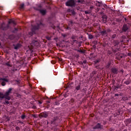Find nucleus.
<instances>
[{
  "instance_id": "nucleus-27",
  "label": "nucleus",
  "mask_w": 131,
  "mask_h": 131,
  "mask_svg": "<svg viewBox=\"0 0 131 131\" xmlns=\"http://www.w3.org/2000/svg\"><path fill=\"white\" fill-rule=\"evenodd\" d=\"M124 83H125V84H126L127 85H128V84H130V80H126V81L124 82Z\"/></svg>"
},
{
  "instance_id": "nucleus-4",
  "label": "nucleus",
  "mask_w": 131,
  "mask_h": 131,
  "mask_svg": "<svg viewBox=\"0 0 131 131\" xmlns=\"http://www.w3.org/2000/svg\"><path fill=\"white\" fill-rule=\"evenodd\" d=\"M0 99H5L4 104H7V105H11V102L6 99V95L3 93L0 92Z\"/></svg>"
},
{
  "instance_id": "nucleus-26",
  "label": "nucleus",
  "mask_w": 131,
  "mask_h": 131,
  "mask_svg": "<svg viewBox=\"0 0 131 131\" xmlns=\"http://www.w3.org/2000/svg\"><path fill=\"white\" fill-rule=\"evenodd\" d=\"M122 86V85L120 84V85H115L114 86V88H115V90H117V89H121Z\"/></svg>"
},
{
  "instance_id": "nucleus-14",
  "label": "nucleus",
  "mask_w": 131,
  "mask_h": 131,
  "mask_svg": "<svg viewBox=\"0 0 131 131\" xmlns=\"http://www.w3.org/2000/svg\"><path fill=\"white\" fill-rule=\"evenodd\" d=\"M13 46L14 47V50H18V49H20V48H21V47H22V45H21V43H18L16 45L13 44Z\"/></svg>"
},
{
  "instance_id": "nucleus-33",
  "label": "nucleus",
  "mask_w": 131,
  "mask_h": 131,
  "mask_svg": "<svg viewBox=\"0 0 131 131\" xmlns=\"http://www.w3.org/2000/svg\"><path fill=\"white\" fill-rule=\"evenodd\" d=\"M105 8L101 9V12H100V15H103V14L105 11Z\"/></svg>"
},
{
  "instance_id": "nucleus-39",
  "label": "nucleus",
  "mask_w": 131,
  "mask_h": 131,
  "mask_svg": "<svg viewBox=\"0 0 131 131\" xmlns=\"http://www.w3.org/2000/svg\"><path fill=\"white\" fill-rule=\"evenodd\" d=\"M70 24H71L72 25V24H74V23H75V22H73V20H70L69 21Z\"/></svg>"
},
{
  "instance_id": "nucleus-20",
  "label": "nucleus",
  "mask_w": 131,
  "mask_h": 131,
  "mask_svg": "<svg viewBox=\"0 0 131 131\" xmlns=\"http://www.w3.org/2000/svg\"><path fill=\"white\" fill-rule=\"evenodd\" d=\"M76 36L73 35L71 37L72 39H73V42H76V43H77L78 41L77 40H75L76 39Z\"/></svg>"
},
{
  "instance_id": "nucleus-55",
  "label": "nucleus",
  "mask_w": 131,
  "mask_h": 131,
  "mask_svg": "<svg viewBox=\"0 0 131 131\" xmlns=\"http://www.w3.org/2000/svg\"><path fill=\"white\" fill-rule=\"evenodd\" d=\"M124 20H125V21H126L127 19H126V18H124Z\"/></svg>"
},
{
  "instance_id": "nucleus-53",
  "label": "nucleus",
  "mask_w": 131,
  "mask_h": 131,
  "mask_svg": "<svg viewBox=\"0 0 131 131\" xmlns=\"http://www.w3.org/2000/svg\"><path fill=\"white\" fill-rule=\"evenodd\" d=\"M16 129L18 130V129H20V128L18 126L16 127Z\"/></svg>"
},
{
  "instance_id": "nucleus-44",
  "label": "nucleus",
  "mask_w": 131,
  "mask_h": 131,
  "mask_svg": "<svg viewBox=\"0 0 131 131\" xmlns=\"http://www.w3.org/2000/svg\"><path fill=\"white\" fill-rule=\"evenodd\" d=\"M38 103H39V104H42V101L38 100Z\"/></svg>"
},
{
  "instance_id": "nucleus-32",
  "label": "nucleus",
  "mask_w": 131,
  "mask_h": 131,
  "mask_svg": "<svg viewBox=\"0 0 131 131\" xmlns=\"http://www.w3.org/2000/svg\"><path fill=\"white\" fill-rule=\"evenodd\" d=\"M126 122L127 123V124H129V123H131V119H128L126 120Z\"/></svg>"
},
{
  "instance_id": "nucleus-2",
  "label": "nucleus",
  "mask_w": 131,
  "mask_h": 131,
  "mask_svg": "<svg viewBox=\"0 0 131 131\" xmlns=\"http://www.w3.org/2000/svg\"><path fill=\"white\" fill-rule=\"evenodd\" d=\"M12 91H13V89L9 88L5 93L6 100L7 101H10L11 100L10 95L12 94Z\"/></svg>"
},
{
  "instance_id": "nucleus-31",
  "label": "nucleus",
  "mask_w": 131,
  "mask_h": 131,
  "mask_svg": "<svg viewBox=\"0 0 131 131\" xmlns=\"http://www.w3.org/2000/svg\"><path fill=\"white\" fill-rule=\"evenodd\" d=\"M112 39H114L116 37V34H114L111 36Z\"/></svg>"
},
{
  "instance_id": "nucleus-21",
  "label": "nucleus",
  "mask_w": 131,
  "mask_h": 131,
  "mask_svg": "<svg viewBox=\"0 0 131 131\" xmlns=\"http://www.w3.org/2000/svg\"><path fill=\"white\" fill-rule=\"evenodd\" d=\"M100 34L101 35H102V36L106 35V34H107V31H106V30H103V31L100 32Z\"/></svg>"
},
{
  "instance_id": "nucleus-52",
  "label": "nucleus",
  "mask_w": 131,
  "mask_h": 131,
  "mask_svg": "<svg viewBox=\"0 0 131 131\" xmlns=\"http://www.w3.org/2000/svg\"><path fill=\"white\" fill-rule=\"evenodd\" d=\"M115 96L116 97H118V96H119V95H118V94H115Z\"/></svg>"
},
{
  "instance_id": "nucleus-45",
  "label": "nucleus",
  "mask_w": 131,
  "mask_h": 131,
  "mask_svg": "<svg viewBox=\"0 0 131 131\" xmlns=\"http://www.w3.org/2000/svg\"><path fill=\"white\" fill-rule=\"evenodd\" d=\"M127 56H128L129 57H130V58H131V53H128Z\"/></svg>"
},
{
  "instance_id": "nucleus-18",
  "label": "nucleus",
  "mask_w": 131,
  "mask_h": 131,
  "mask_svg": "<svg viewBox=\"0 0 131 131\" xmlns=\"http://www.w3.org/2000/svg\"><path fill=\"white\" fill-rule=\"evenodd\" d=\"M39 42L37 41V40H33L31 43V45H34V46H36L37 47L39 46Z\"/></svg>"
},
{
  "instance_id": "nucleus-51",
  "label": "nucleus",
  "mask_w": 131,
  "mask_h": 131,
  "mask_svg": "<svg viewBox=\"0 0 131 131\" xmlns=\"http://www.w3.org/2000/svg\"><path fill=\"white\" fill-rule=\"evenodd\" d=\"M47 103L48 105H49V104H50V103H51V102L49 100H48V101H47Z\"/></svg>"
},
{
  "instance_id": "nucleus-43",
  "label": "nucleus",
  "mask_w": 131,
  "mask_h": 131,
  "mask_svg": "<svg viewBox=\"0 0 131 131\" xmlns=\"http://www.w3.org/2000/svg\"><path fill=\"white\" fill-rule=\"evenodd\" d=\"M17 31H18V29L15 28H14V31H13V32H17Z\"/></svg>"
},
{
  "instance_id": "nucleus-56",
  "label": "nucleus",
  "mask_w": 131,
  "mask_h": 131,
  "mask_svg": "<svg viewBox=\"0 0 131 131\" xmlns=\"http://www.w3.org/2000/svg\"><path fill=\"white\" fill-rule=\"evenodd\" d=\"M123 131H127V129H124V130H123Z\"/></svg>"
},
{
  "instance_id": "nucleus-35",
  "label": "nucleus",
  "mask_w": 131,
  "mask_h": 131,
  "mask_svg": "<svg viewBox=\"0 0 131 131\" xmlns=\"http://www.w3.org/2000/svg\"><path fill=\"white\" fill-rule=\"evenodd\" d=\"M26 118V115H25V114H24L22 115L21 116V119H25Z\"/></svg>"
},
{
  "instance_id": "nucleus-50",
  "label": "nucleus",
  "mask_w": 131,
  "mask_h": 131,
  "mask_svg": "<svg viewBox=\"0 0 131 131\" xmlns=\"http://www.w3.org/2000/svg\"><path fill=\"white\" fill-rule=\"evenodd\" d=\"M78 52H79V53H83V51H82L81 50H78Z\"/></svg>"
},
{
  "instance_id": "nucleus-46",
  "label": "nucleus",
  "mask_w": 131,
  "mask_h": 131,
  "mask_svg": "<svg viewBox=\"0 0 131 131\" xmlns=\"http://www.w3.org/2000/svg\"><path fill=\"white\" fill-rule=\"evenodd\" d=\"M58 60L59 61H60V62H62L63 61V59H62V58H58Z\"/></svg>"
},
{
  "instance_id": "nucleus-61",
  "label": "nucleus",
  "mask_w": 131,
  "mask_h": 131,
  "mask_svg": "<svg viewBox=\"0 0 131 131\" xmlns=\"http://www.w3.org/2000/svg\"><path fill=\"white\" fill-rule=\"evenodd\" d=\"M49 9H51V8H50V7H49Z\"/></svg>"
},
{
  "instance_id": "nucleus-13",
  "label": "nucleus",
  "mask_w": 131,
  "mask_h": 131,
  "mask_svg": "<svg viewBox=\"0 0 131 131\" xmlns=\"http://www.w3.org/2000/svg\"><path fill=\"white\" fill-rule=\"evenodd\" d=\"M37 11H39L41 14V15H45L46 14H47V10H43V9H39L38 8L36 9Z\"/></svg>"
},
{
  "instance_id": "nucleus-3",
  "label": "nucleus",
  "mask_w": 131,
  "mask_h": 131,
  "mask_svg": "<svg viewBox=\"0 0 131 131\" xmlns=\"http://www.w3.org/2000/svg\"><path fill=\"white\" fill-rule=\"evenodd\" d=\"M67 7H74L75 6V1L74 0H69L66 3Z\"/></svg>"
},
{
  "instance_id": "nucleus-54",
  "label": "nucleus",
  "mask_w": 131,
  "mask_h": 131,
  "mask_svg": "<svg viewBox=\"0 0 131 131\" xmlns=\"http://www.w3.org/2000/svg\"><path fill=\"white\" fill-rule=\"evenodd\" d=\"M93 8H94V7H93V6L90 7L91 10H92V9H93Z\"/></svg>"
},
{
  "instance_id": "nucleus-58",
  "label": "nucleus",
  "mask_w": 131,
  "mask_h": 131,
  "mask_svg": "<svg viewBox=\"0 0 131 131\" xmlns=\"http://www.w3.org/2000/svg\"><path fill=\"white\" fill-rule=\"evenodd\" d=\"M62 36H63V37H65L66 36V35H62Z\"/></svg>"
},
{
  "instance_id": "nucleus-30",
  "label": "nucleus",
  "mask_w": 131,
  "mask_h": 131,
  "mask_svg": "<svg viewBox=\"0 0 131 131\" xmlns=\"http://www.w3.org/2000/svg\"><path fill=\"white\" fill-rule=\"evenodd\" d=\"M100 62H101V60L99 59L94 61V64H97V63H100Z\"/></svg>"
},
{
  "instance_id": "nucleus-5",
  "label": "nucleus",
  "mask_w": 131,
  "mask_h": 131,
  "mask_svg": "<svg viewBox=\"0 0 131 131\" xmlns=\"http://www.w3.org/2000/svg\"><path fill=\"white\" fill-rule=\"evenodd\" d=\"M6 82H9V79L6 78H0V83H1V85H2V86H5V85L7 84Z\"/></svg>"
},
{
  "instance_id": "nucleus-36",
  "label": "nucleus",
  "mask_w": 131,
  "mask_h": 131,
  "mask_svg": "<svg viewBox=\"0 0 131 131\" xmlns=\"http://www.w3.org/2000/svg\"><path fill=\"white\" fill-rule=\"evenodd\" d=\"M80 64L81 65H83V64H86V60H83V62H81Z\"/></svg>"
},
{
  "instance_id": "nucleus-41",
  "label": "nucleus",
  "mask_w": 131,
  "mask_h": 131,
  "mask_svg": "<svg viewBox=\"0 0 131 131\" xmlns=\"http://www.w3.org/2000/svg\"><path fill=\"white\" fill-rule=\"evenodd\" d=\"M118 51H119V49H116V50H113V52H114V53H116V52H118Z\"/></svg>"
},
{
  "instance_id": "nucleus-42",
  "label": "nucleus",
  "mask_w": 131,
  "mask_h": 131,
  "mask_svg": "<svg viewBox=\"0 0 131 131\" xmlns=\"http://www.w3.org/2000/svg\"><path fill=\"white\" fill-rule=\"evenodd\" d=\"M112 30L111 29L108 28L106 30V32H111Z\"/></svg>"
},
{
  "instance_id": "nucleus-17",
  "label": "nucleus",
  "mask_w": 131,
  "mask_h": 131,
  "mask_svg": "<svg viewBox=\"0 0 131 131\" xmlns=\"http://www.w3.org/2000/svg\"><path fill=\"white\" fill-rule=\"evenodd\" d=\"M0 28L2 30H7L9 28V25L4 26V24H2L0 26Z\"/></svg>"
},
{
  "instance_id": "nucleus-34",
  "label": "nucleus",
  "mask_w": 131,
  "mask_h": 131,
  "mask_svg": "<svg viewBox=\"0 0 131 131\" xmlns=\"http://www.w3.org/2000/svg\"><path fill=\"white\" fill-rule=\"evenodd\" d=\"M89 39H93V38H94V36L92 34H90L89 35Z\"/></svg>"
},
{
  "instance_id": "nucleus-16",
  "label": "nucleus",
  "mask_w": 131,
  "mask_h": 131,
  "mask_svg": "<svg viewBox=\"0 0 131 131\" xmlns=\"http://www.w3.org/2000/svg\"><path fill=\"white\" fill-rule=\"evenodd\" d=\"M128 30V27H127V25H124L122 27V32H126Z\"/></svg>"
},
{
  "instance_id": "nucleus-22",
  "label": "nucleus",
  "mask_w": 131,
  "mask_h": 131,
  "mask_svg": "<svg viewBox=\"0 0 131 131\" xmlns=\"http://www.w3.org/2000/svg\"><path fill=\"white\" fill-rule=\"evenodd\" d=\"M102 18L103 23H106V22H107V16L106 15H103Z\"/></svg>"
},
{
  "instance_id": "nucleus-29",
  "label": "nucleus",
  "mask_w": 131,
  "mask_h": 131,
  "mask_svg": "<svg viewBox=\"0 0 131 131\" xmlns=\"http://www.w3.org/2000/svg\"><path fill=\"white\" fill-rule=\"evenodd\" d=\"M84 13L86 14H89V15H91V14H92V10L85 11Z\"/></svg>"
},
{
  "instance_id": "nucleus-37",
  "label": "nucleus",
  "mask_w": 131,
  "mask_h": 131,
  "mask_svg": "<svg viewBox=\"0 0 131 131\" xmlns=\"http://www.w3.org/2000/svg\"><path fill=\"white\" fill-rule=\"evenodd\" d=\"M71 12L72 13V15H75L76 13H75V11H74V10H71Z\"/></svg>"
},
{
  "instance_id": "nucleus-59",
  "label": "nucleus",
  "mask_w": 131,
  "mask_h": 131,
  "mask_svg": "<svg viewBox=\"0 0 131 131\" xmlns=\"http://www.w3.org/2000/svg\"><path fill=\"white\" fill-rule=\"evenodd\" d=\"M114 82H115V80H114V82H113V83H114Z\"/></svg>"
},
{
  "instance_id": "nucleus-6",
  "label": "nucleus",
  "mask_w": 131,
  "mask_h": 131,
  "mask_svg": "<svg viewBox=\"0 0 131 131\" xmlns=\"http://www.w3.org/2000/svg\"><path fill=\"white\" fill-rule=\"evenodd\" d=\"M81 89H82V85L81 83L76 84L75 85L74 92H78V91H80V90H81Z\"/></svg>"
},
{
  "instance_id": "nucleus-1",
  "label": "nucleus",
  "mask_w": 131,
  "mask_h": 131,
  "mask_svg": "<svg viewBox=\"0 0 131 131\" xmlns=\"http://www.w3.org/2000/svg\"><path fill=\"white\" fill-rule=\"evenodd\" d=\"M43 26H45V25L40 21H39L34 26L32 25V32L29 33V35H33V33H35V30H38L39 28H41V27H43Z\"/></svg>"
},
{
  "instance_id": "nucleus-9",
  "label": "nucleus",
  "mask_w": 131,
  "mask_h": 131,
  "mask_svg": "<svg viewBox=\"0 0 131 131\" xmlns=\"http://www.w3.org/2000/svg\"><path fill=\"white\" fill-rule=\"evenodd\" d=\"M111 71L113 74H118V69L116 68H112L111 69Z\"/></svg>"
},
{
  "instance_id": "nucleus-19",
  "label": "nucleus",
  "mask_w": 131,
  "mask_h": 131,
  "mask_svg": "<svg viewBox=\"0 0 131 131\" xmlns=\"http://www.w3.org/2000/svg\"><path fill=\"white\" fill-rule=\"evenodd\" d=\"M119 43H120V42H119V40H114L113 41L114 47H118Z\"/></svg>"
},
{
  "instance_id": "nucleus-15",
  "label": "nucleus",
  "mask_w": 131,
  "mask_h": 131,
  "mask_svg": "<svg viewBox=\"0 0 131 131\" xmlns=\"http://www.w3.org/2000/svg\"><path fill=\"white\" fill-rule=\"evenodd\" d=\"M73 82L68 83L66 86V89H69V90H71V89L73 88Z\"/></svg>"
},
{
  "instance_id": "nucleus-7",
  "label": "nucleus",
  "mask_w": 131,
  "mask_h": 131,
  "mask_svg": "<svg viewBox=\"0 0 131 131\" xmlns=\"http://www.w3.org/2000/svg\"><path fill=\"white\" fill-rule=\"evenodd\" d=\"M59 123L60 120H59V117L58 116L54 117L53 120L51 121V123H52V124Z\"/></svg>"
},
{
  "instance_id": "nucleus-28",
  "label": "nucleus",
  "mask_w": 131,
  "mask_h": 131,
  "mask_svg": "<svg viewBox=\"0 0 131 131\" xmlns=\"http://www.w3.org/2000/svg\"><path fill=\"white\" fill-rule=\"evenodd\" d=\"M20 10H24V4H21L19 5Z\"/></svg>"
},
{
  "instance_id": "nucleus-47",
  "label": "nucleus",
  "mask_w": 131,
  "mask_h": 131,
  "mask_svg": "<svg viewBox=\"0 0 131 131\" xmlns=\"http://www.w3.org/2000/svg\"><path fill=\"white\" fill-rule=\"evenodd\" d=\"M32 108H33V109H36V106L33 105Z\"/></svg>"
},
{
  "instance_id": "nucleus-48",
  "label": "nucleus",
  "mask_w": 131,
  "mask_h": 131,
  "mask_svg": "<svg viewBox=\"0 0 131 131\" xmlns=\"http://www.w3.org/2000/svg\"><path fill=\"white\" fill-rule=\"evenodd\" d=\"M55 105H60V103H58V102H55Z\"/></svg>"
},
{
  "instance_id": "nucleus-49",
  "label": "nucleus",
  "mask_w": 131,
  "mask_h": 131,
  "mask_svg": "<svg viewBox=\"0 0 131 131\" xmlns=\"http://www.w3.org/2000/svg\"><path fill=\"white\" fill-rule=\"evenodd\" d=\"M92 73H93V74H97V72L93 71Z\"/></svg>"
},
{
  "instance_id": "nucleus-8",
  "label": "nucleus",
  "mask_w": 131,
  "mask_h": 131,
  "mask_svg": "<svg viewBox=\"0 0 131 131\" xmlns=\"http://www.w3.org/2000/svg\"><path fill=\"white\" fill-rule=\"evenodd\" d=\"M102 129L103 128V125H101L100 123H98L95 126L93 127V129Z\"/></svg>"
},
{
  "instance_id": "nucleus-38",
  "label": "nucleus",
  "mask_w": 131,
  "mask_h": 131,
  "mask_svg": "<svg viewBox=\"0 0 131 131\" xmlns=\"http://www.w3.org/2000/svg\"><path fill=\"white\" fill-rule=\"evenodd\" d=\"M121 111H118V112H117V113H116V116H118V115H120V113H121Z\"/></svg>"
},
{
  "instance_id": "nucleus-40",
  "label": "nucleus",
  "mask_w": 131,
  "mask_h": 131,
  "mask_svg": "<svg viewBox=\"0 0 131 131\" xmlns=\"http://www.w3.org/2000/svg\"><path fill=\"white\" fill-rule=\"evenodd\" d=\"M6 65L7 66H8V67H11V64H10L9 62L6 63Z\"/></svg>"
},
{
  "instance_id": "nucleus-62",
  "label": "nucleus",
  "mask_w": 131,
  "mask_h": 131,
  "mask_svg": "<svg viewBox=\"0 0 131 131\" xmlns=\"http://www.w3.org/2000/svg\"><path fill=\"white\" fill-rule=\"evenodd\" d=\"M130 76H131V75H130Z\"/></svg>"
},
{
  "instance_id": "nucleus-10",
  "label": "nucleus",
  "mask_w": 131,
  "mask_h": 131,
  "mask_svg": "<svg viewBox=\"0 0 131 131\" xmlns=\"http://www.w3.org/2000/svg\"><path fill=\"white\" fill-rule=\"evenodd\" d=\"M40 117H43L44 118H47V117H48L49 116V114L48 113V112H42L41 113L39 114V116Z\"/></svg>"
},
{
  "instance_id": "nucleus-12",
  "label": "nucleus",
  "mask_w": 131,
  "mask_h": 131,
  "mask_svg": "<svg viewBox=\"0 0 131 131\" xmlns=\"http://www.w3.org/2000/svg\"><path fill=\"white\" fill-rule=\"evenodd\" d=\"M96 7H104V8H107V5L104 4L103 5V4L102 3V2H97V3H96Z\"/></svg>"
},
{
  "instance_id": "nucleus-25",
  "label": "nucleus",
  "mask_w": 131,
  "mask_h": 131,
  "mask_svg": "<svg viewBox=\"0 0 131 131\" xmlns=\"http://www.w3.org/2000/svg\"><path fill=\"white\" fill-rule=\"evenodd\" d=\"M80 92H81V93H86V88H82L81 89V90H80Z\"/></svg>"
},
{
  "instance_id": "nucleus-60",
  "label": "nucleus",
  "mask_w": 131,
  "mask_h": 131,
  "mask_svg": "<svg viewBox=\"0 0 131 131\" xmlns=\"http://www.w3.org/2000/svg\"><path fill=\"white\" fill-rule=\"evenodd\" d=\"M2 45V43L0 42V46H1Z\"/></svg>"
},
{
  "instance_id": "nucleus-24",
  "label": "nucleus",
  "mask_w": 131,
  "mask_h": 131,
  "mask_svg": "<svg viewBox=\"0 0 131 131\" xmlns=\"http://www.w3.org/2000/svg\"><path fill=\"white\" fill-rule=\"evenodd\" d=\"M11 23H12V24H13L14 25H16V23L15 22V21L12 19H10V20L8 21V24H11Z\"/></svg>"
},
{
  "instance_id": "nucleus-11",
  "label": "nucleus",
  "mask_w": 131,
  "mask_h": 131,
  "mask_svg": "<svg viewBox=\"0 0 131 131\" xmlns=\"http://www.w3.org/2000/svg\"><path fill=\"white\" fill-rule=\"evenodd\" d=\"M124 55V54L118 52V53H117V56H118L116 57V59H117V60H121V59H122V58H123Z\"/></svg>"
},
{
  "instance_id": "nucleus-57",
  "label": "nucleus",
  "mask_w": 131,
  "mask_h": 131,
  "mask_svg": "<svg viewBox=\"0 0 131 131\" xmlns=\"http://www.w3.org/2000/svg\"><path fill=\"white\" fill-rule=\"evenodd\" d=\"M78 3H80V0H78Z\"/></svg>"
},
{
  "instance_id": "nucleus-23",
  "label": "nucleus",
  "mask_w": 131,
  "mask_h": 131,
  "mask_svg": "<svg viewBox=\"0 0 131 131\" xmlns=\"http://www.w3.org/2000/svg\"><path fill=\"white\" fill-rule=\"evenodd\" d=\"M110 66H111V61H109L107 62V64H106V68L107 69H108L110 68Z\"/></svg>"
}]
</instances>
